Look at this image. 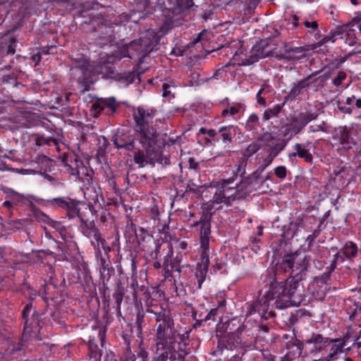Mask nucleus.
Instances as JSON below:
<instances>
[{
	"mask_svg": "<svg viewBox=\"0 0 361 361\" xmlns=\"http://www.w3.org/2000/svg\"><path fill=\"white\" fill-rule=\"evenodd\" d=\"M310 259L307 256L300 259L296 253L284 255L276 270L269 271L270 285L267 293L245 304V320L255 314L260 319H274L276 317L274 306L277 309H284L305 303V290L300 281L307 276ZM250 326L249 321L241 324L238 332L241 343H246L247 337L254 336L255 330Z\"/></svg>",
	"mask_w": 361,
	"mask_h": 361,
	"instance_id": "f257e3e1",
	"label": "nucleus"
},
{
	"mask_svg": "<svg viewBox=\"0 0 361 361\" xmlns=\"http://www.w3.org/2000/svg\"><path fill=\"white\" fill-rule=\"evenodd\" d=\"M157 111L138 106L133 112V133H117L112 138L115 147L121 152H133L135 164L143 168L153 163L159 154L157 128L154 125Z\"/></svg>",
	"mask_w": 361,
	"mask_h": 361,
	"instance_id": "f03ea898",
	"label": "nucleus"
},
{
	"mask_svg": "<svg viewBox=\"0 0 361 361\" xmlns=\"http://www.w3.org/2000/svg\"><path fill=\"white\" fill-rule=\"evenodd\" d=\"M146 311L154 314L157 324L156 330L157 349L153 361H184L190 353V331L180 333L174 326V319L166 305L154 299L146 302Z\"/></svg>",
	"mask_w": 361,
	"mask_h": 361,
	"instance_id": "7ed1b4c3",
	"label": "nucleus"
},
{
	"mask_svg": "<svg viewBox=\"0 0 361 361\" xmlns=\"http://www.w3.org/2000/svg\"><path fill=\"white\" fill-rule=\"evenodd\" d=\"M234 181L235 177L219 180L212 200V203L219 205V209L224 206L237 209L238 202L250 196L247 186L245 185L243 179L235 187L229 186Z\"/></svg>",
	"mask_w": 361,
	"mask_h": 361,
	"instance_id": "20e7f679",
	"label": "nucleus"
},
{
	"mask_svg": "<svg viewBox=\"0 0 361 361\" xmlns=\"http://www.w3.org/2000/svg\"><path fill=\"white\" fill-rule=\"evenodd\" d=\"M197 7L193 0H169L168 7L162 11V23L157 32L158 38L167 35L173 28L182 25L190 9Z\"/></svg>",
	"mask_w": 361,
	"mask_h": 361,
	"instance_id": "39448f33",
	"label": "nucleus"
},
{
	"mask_svg": "<svg viewBox=\"0 0 361 361\" xmlns=\"http://www.w3.org/2000/svg\"><path fill=\"white\" fill-rule=\"evenodd\" d=\"M40 203L47 207L59 209L66 212L69 219L83 220L87 214H91L90 208L80 200L69 196H61L48 200H41Z\"/></svg>",
	"mask_w": 361,
	"mask_h": 361,
	"instance_id": "423d86ee",
	"label": "nucleus"
},
{
	"mask_svg": "<svg viewBox=\"0 0 361 361\" xmlns=\"http://www.w3.org/2000/svg\"><path fill=\"white\" fill-rule=\"evenodd\" d=\"M126 232L134 234L140 250L145 252L152 259H157L160 256L161 243L159 240H155L152 234L142 227H139L131 222L126 226Z\"/></svg>",
	"mask_w": 361,
	"mask_h": 361,
	"instance_id": "0eeeda50",
	"label": "nucleus"
},
{
	"mask_svg": "<svg viewBox=\"0 0 361 361\" xmlns=\"http://www.w3.org/2000/svg\"><path fill=\"white\" fill-rule=\"evenodd\" d=\"M319 113L317 110L308 109L298 112L290 117L288 123L282 127L283 136H288V140L300 133L311 121L316 120Z\"/></svg>",
	"mask_w": 361,
	"mask_h": 361,
	"instance_id": "6e6552de",
	"label": "nucleus"
},
{
	"mask_svg": "<svg viewBox=\"0 0 361 361\" xmlns=\"http://www.w3.org/2000/svg\"><path fill=\"white\" fill-rule=\"evenodd\" d=\"M44 312L36 310L31 304H25L21 312L23 321V334L28 336H35L40 332L44 322Z\"/></svg>",
	"mask_w": 361,
	"mask_h": 361,
	"instance_id": "1a4fd4ad",
	"label": "nucleus"
},
{
	"mask_svg": "<svg viewBox=\"0 0 361 361\" xmlns=\"http://www.w3.org/2000/svg\"><path fill=\"white\" fill-rule=\"evenodd\" d=\"M273 51L274 47L269 44V40L262 39L252 47L248 57L241 58L240 54L235 52L231 59L232 63L240 66H250L261 59L269 56Z\"/></svg>",
	"mask_w": 361,
	"mask_h": 361,
	"instance_id": "9d476101",
	"label": "nucleus"
},
{
	"mask_svg": "<svg viewBox=\"0 0 361 361\" xmlns=\"http://www.w3.org/2000/svg\"><path fill=\"white\" fill-rule=\"evenodd\" d=\"M304 343L292 336L289 341H286L281 344V350L284 353L282 357L277 358L275 355H271V361H296L301 355Z\"/></svg>",
	"mask_w": 361,
	"mask_h": 361,
	"instance_id": "9b49d317",
	"label": "nucleus"
},
{
	"mask_svg": "<svg viewBox=\"0 0 361 361\" xmlns=\"http://www.w3.org/2000/svg\"><path fill=\"white\" fill-rule=\"evenodd\" d=\"M317 74L318 72H314L305 78L294 82L285 97L286 100L294 101L298 97L302 94L304 92H307L312 83L316 82L318 80H320L321 82H324L329 78V75L324 74L317 78L312 79Z\"/></svg>",
	"mask_w": 361,
	"mask_h": 361,
	"instance_id": "f8f14e48",
	"label": "nucleus"
},
{
	"mask_svg": "<svg viewBox=\"0 0 361 361\" xmlns=\"http://www.w3.org/2000/svg\"><path fill=\"white\" fill-rule=\"evenodd\" d=\"M293 151L288 154L289 161L293 163L296 157H298L307 164H313L315 146L312 141L295 143L293 146Z\"/></svg>",
	"mask_w": 361,
	"mask_h": 361,
	"instance_id": "ddd939ff",
	"label": "nucleus"
},
{
	"mask_svg": "<svg viewBox=\"0 0 361 361\" xmlns=\"http://www.w3.org/2000/svg\"><path fill=\"white\" fill-rule=\"evenodd\" d=\"M355 130L353 128L346 126H338L336 128L333 133V139L342 146L345 150L351 149L357 145V141L354 137Z\"/></svg>",
	"mask_w": 361,
	"mask_h": 361,
	"instance_id": "4468645a",
	"label": "nucleus"
},
{
	"mask_svg": "<svg viewBox=\"0 0 361 361\" xmlns=\"http://www.w3.org/2000/svg\"><path fill=\"white\" fill-rule=\"evenodd\" d=\"M89 214L84 217V221L80 220V228L85 236L90 239L91 245L94 248L98 249V243L102 239L101 233L94 224L90 222Z\"/></svg>",
	"mask_w": 361,
	"mask_h": 361,
	"instance_id": "2eb2a0df",
	"label": "nucleus"
},
{
	"mask_svg": "<svg viewBox=\"0 0 361 361\" xmlns=\"http://www.w3.org/2000/svg\"><path fill=\"white\" fill-rule=\"evenodd\" d=\"M329 338L324 337L322 334L318 333L311 334L305 340L306 348H308L310 353L313 355H317L321 353L325 348L330 343Z\"/></svg>",
	"mask_w": 361,
	"mask_h": 361,
	"instance_id": "dca6fc26",
	"label": "nucleus"
},
{
	"mask_svg": "<svg viewBox=\"0 0 361 361\" xmlns=\"http://www.w3.org/2000/svg\"><path fill=\"white\" fill-rule=\"evenodd\" d=\"M115 274L114 269L109 271H101L99 272V291L102 295L104 307H109L111 303V295L109 293V281Z\"/></svg>",
	"mask_w": 361,
	"mask_h": 361,
	"instance_id": "f3484780",
	"label": "nucleus"
},
{
	"mask_svg": "<svg viewBox=\"0 0 361 361\" xmlns=\"http://www.w3.org/2000/svg\"><path fill=\"white\" fill-rule=\"evenodd\" d=\"M92 31L97 33V36L104 39L111 37L113 33V27L111 23L102 17H94L90 20Z\"/></svg>",
	"mask_w": 361,
	"mask_h": 361,
	"instance_id": "a211bd4d",
	"label": "nucleus"
},
{
	"mask_svg": "<svg viewBox=\"0 0 361 361\" xmlns=\"http://www.w3.org/2000/svg\"><path fill=\"white\" fill-rule=\"evenodd\" d=\"M209 264V255L201 254L200 259L196 265L195 272V277L197 281V288L198 289L202 288V286L206 279Z\"/></svg>",
	"mask_w": 361,
	"mask_h": 361,
	"instance_id": "6ab92c4d",
	"label": "nucleus"
},
{
	"mask_svg": "<svg viewBox=\"0 0 361 361\" xmlns=\"http://www.w3.org/2000/svg\"><path fill=\"white\" fill-rule=\"evenodd\" d=\"M61 159L66 171H67L71 176L79 178V167L83 165L82 161L78 159L75 154H63L61 157Z\"/></svg>",
	"mask_w": 361,
	"mask_h": 361,
	"instance_id": "aec40b11",
	"label": "nucleus"
},
{
	"mask_svg": "<svg viewBox=\"0 0 361 361\" xmlns=\"http://www.w3.org/2000/svg\"><path fill=\"white\" fill-rule=\"evenodd\" d=\"M238 131L239 128L237 126H221L218 128L219 137L216 138V141L219 142L221 140L225 146L230 147Z\"/></svg>",
	"mask_w": 361,
	"mask_h": 361,
	"instance_id": "412c9836",
	"label": "nucleus"
},
{
	"mask_svg": "<svg viewBox=\"0 0 361 361\" xmlns=\"http://www.w3.org/2000/svg\"><path fill=\"white\" fill-rule=\"evenodd\" d=\"M241 343L240 338L237 334H225L220 336L218 340V350L223 352L224 350H233Z\"/></svg>",
	"mask_w": 361,
	"mask_h": 361,
	"instance_id": "4be33fe9",
	"label": "nucleus"
},
{
	"mask_svg": "<svg viewBox=\"0 0 361 361\" xmlns=\"http://www.w3.org/2000/svg\"><path fill=\"white\" fill-rule=\"evenodd\" d=\"M315 256L313 259L314 267L318 270L326 269V267L329 265L330 251L328 248L323 246L315 247V251L312 252Z\"/></svg>",
	"mask_w": 361,
	"mask_h": 361,
	"instance_id": "5701e85b",
	"label": "nucleus"
},
{
	"mask_svg": "<svg viewBox=\"0 0 361 361\" xmlns=\"http://www.w3.org/2000/svg\"><path fill=\"white\" fill-rule=\"evenodd\" d=\"M211 223L210 220L208 223H205L200 228V243L201 254L209 255V241L211 238Z\"/></svg>",
	"mask_w": 361,
	"mask_h": 361,
	"instance_id": "b1692460",
	"label": "nucleus"
},
{
	"mask_svg": "<svg viewBox=\"0 0 361 361\" xmlns=\"http://www.w3.org/2000/svg\"><path fill=\"white\" fill-rule=\"evenodd\" d=\"M118 104L114 97L102 98L92 104L95 111L100 113L105 109H108L109 114H114L117 111Z\"/></svg>",
	"mask_w": 361,
	"mask_h": 361,
	"instance_id": "393cba45",
	"label": "nucleus"
},
{
	"mask_svg": "<svg viewBox=\"0 0 361 361\" xmlns=\"http://www.w3.org/2000/svg\"><path fill=\"white\" fill-rule=\"evenodd\" d=\"M125 295V286L122 281L119 279L117 281L114 291L112 294L113 300H114L115 306H113L116 310V314L118 317L121 316V305Z\"/></svg>",
	"mask_w": 361,
	"mask_h": 361,
	"instance_id": "a878e982",
	"label": "nucleus"
},
{
	"mask_svg": "<svg viewBox=\"0 0 361 361\" xmlns=\"http://www.w3.org/2000/svg\"><path fill=\"white\" fill-rule=\"evenodd\" d=\"M246 109V106L240 102H233L228 104L226 109L221 111V116L225 119H229L230 116L234 117L238 114H243Z\"/></svg>",
	"mask_w": 361,
	"mask_h": 361,
	"instance_id": "bb28decb",
	"label": "nucleus"
},
{
	"mask_svg": "<svg viewBox=\"0 0 361 361\" xmlns=\"http://www.w3.org/2000/svg\"><path fill=\"white\" fill-rule=\"evenodd\" d=\"M259 179L260 181H256L255 183L257 184H254L255 181L252 178L251 179V176H248L245 177V178H243L245 185L247 186V190L249 191L250 195L252 192L256 191L266 180L271 179V173H268L264 177L259 175Z\"/></svg>",
	"mask_w": 361,
	"mask_h": 361,
	"instance_id": "cd10ccee",
	"label": "nucleus"
},
{
	"mask_svg": "<svg viewBox=\"0 0 361 361\" xmlns=\"http://www.w3.org/2000/svg\"><path fill=\"white\" fill-rule=\"evenodd\" d=\"M268 136L270 140H273V137L271 135V134L264 135V137ZM263 137H259L257 140L252 142L250 143L246 149L243 152V157L244 159H248L250 157H252L253 154H255L257 151H259L262 147V142Z\"/></svg>",
	"mask_w": 361,
	"mask_h": 361,
	"instance_id": "c85d7f7f",
	"label": "nucleus"
},
{
	"mask_svg": "<svg viewBox=\"0 0 361 361\" xmlns=\"http://www.w3.org/2000/svg\"><path fill=\"white\" fill-rule=\"evenodd\" d=\"M30 209L32 212L33 217L37 221L47 224V225L51 226L52 227L54 226V224H57L56 221L51 219L47 214L42 212L33 204L30 205Z\"/></svg>",
	"mask_w": 361,
	"mask_h": 361,
	"instance_id": "c756f323",
	"label": "nucleus"
},
{
	"mask_svg": "<svg viewBox=\"0 0 361 361\" xmlns=\"http://www.w3.org/2000/svg\"><path fill=\"white\" fill-rule=\"evenodd\" d=\"M274 159V158L267 154V156L263 159L262 161L259 164L257 169L250 175L251 176V179L252 178L255 182L260 181L259 175H262L267 167H268L272 163ZM254 184L256 183H254Z\"/></svg>",
	"mask_w": 361,
	"mask_h": 361,
	"instance_id": "7c9ffc66",
	"label": "nucleus"
},
{
	"mask_svg": "<svg viewBox=\"0 0 361 361\" xmlns=\"http://www.w3.org/2000/svg\"><path fill=\"white\" fill-rule=\"evenodd\" d=\"M89 358L86 361H101L102 350L99 349L94 338L88 341Z\"/></svg>",
	"mask_w": 361,
	"mask_h": 361,
	"instance_id": "2f4dec72",
	"label": "nucleus"
},
{
	"mask_svg": "<svg viewBox=\"0 0 361 361\" xmlns=\"http://www.w3.org/2000/svg\"><path fill=\"white\" fill-rule=\"evenodd\" d=\"M347 259L352 260L355 258L358 254V247L357 244L353 241H347L341 249Z\"/></svg>",
	"mask_w": 361,
	"mask_h": 361,
	"instance_id": "473e14b6",
	"label": "nucleus"
},
{
	"mask_svg": "<svg viewBox=\"0 0 361 361\" xmlns=\"http://www.w3.org/2000/svg\"><path fill=\"white\" fill-rule=\"evenodd\" d=\"M212 209V206L210 204H208L206 207H203L202 210L200 213V218L199 220H197L194 221L191 226L192 227H202V225H204V224L207 222L208 223L210 220H212V213L211 212V210Z\"/></svg>",
	"mask_w": 361,
	"mask_h": 361,
	"instance_id": "72a5a7b5",
	"label": "nucleus"
},
{
	"mask_svg": "<svg viewBox=\"0 0 361 361\" xmlns=\"http://www.w3.org/2000/svg\"><path fill=\"white\" fill-rule=\"evenodd\" d=\"M288 140L281 139L268 145L270 149L268 155L275 159L282 152L288 144Z\"/></svg>",
	"mask_w": 361,
	"mask_h": 361,
	"instance_id": "f704fd0d",
	"label": "nucleus"
},
{
	"mask_svg": "<svg viewBox=\"0 0 361 361\" xmlns=\"http://www.w3.org/2000/svg\"><path fill=\"white\" fill-rule=\"evenodd\" d=\"M273 89L270 85H263L257 91L256 99L258 104L262 106H267V96L271 93Z\"/></svg>",
	"mask_w": 361,
	"mask_h": 361,
	"instance_id": "c9c22d12",
	"label": "nucleus"
},
{
	"mask_svg": "<svg viewBox=\"0 0 361 361\" xmlns=\"http://www.w3.org/2000/svg\"><path fill=\"white\" fill-rule=\"evenodd\" d=\"M302 24L307 29V33L313 35L315 39H319L321 37V32L317 21L305 20L302 22Z\"/></svg>",
	"mask_w": 361,
	"mask_h": 361,
	"instance_id": "e433bc0d",
	"label": "nucleus"
},
{
	"mask_svg": "<svg viewBox=\"0 0 361 361\" xmlns=\"http://www.w3.org/2000/svg\"><path fill=\"white\" fill-rule=\"evenodd\" d=\"M341 35V30L338 29L335 31H331L328 35L323 37L317 43L313 44L314 48L321 47L328 42L334 43Z\"/></svg>",
	"mask_w": 361,
	"mask_h": 361,
	"instance_id": "4c0bfd02",
	"label": "nucleus"
},
{
	"mask_svg": "<svg viewBox=\"0 0 361 361\" xmlns=\"http://www.w3.org/2000/svg\"><path fill=\"white\" fill-rule=\"evenodd\" d=\"M128 49L129 50V53L130 54V59H133L136 56L140 58V56H144V54H142L143 51L142 44L137 41H132L130 43L127 44Z\"/></svg>",
	"mask_w": 361,
	"mask_h": 361,
	"instance_id": "58836bf2",
	"label": "nucleus"
},
{
	"mask_svg": "<svg viewBox=\"0 0 361 361\" xmlns=\"http://www.w3.org/2000/svg\"><path fill=\"white\" fill-rule=\"evenodd\" d=\"M127 361H148L149 354L147 351L143 348H140L137 354L133 353L130 350L127 351Z\"/></svg>",
	"mask_w": 361,
	"mask_h": 361,
	"instance_id": "ea45409f",
	"label": "nucleus"
},
{
	"mask_svg": "<svg viewBox=\"0 0 361 361\" xmlns=\"http://www.w3.org/2000/svg\"><path fill=\"white\" fill-rule=\"evenodd\" d=\"M56 287V285L49 283H47L46 281L42 287V288L39 290V296H40L45 302H48L49 300H53V298L49 297L51 289H55Z\"/></svg>",
	"mask_w": 361,
	"mask_h": 361,
	"instance_id": "a19ab883",
	"label": "nucleus"
},
{
	"mask_svg": "<svg viewBox=\"0 0 361 361\" xmlns=\"http://www.w3.org/2000/svg\"><path fill=\"white\" fill-rule=\"evenodd\" d=\"M22 288L24 290V294L25 297L27 298V302L26 304H31L33 306V301L35 300L36 297L39 295V291L35 290L30 284L27 283H23Z\"/></svg>",
	"mask_w": 361,
	"mask_h": 361,
	"instance_id": "79ce46f5",
	"label": "nucleus"
},
{
	"mask_svg": "<svg viewBox=\"0 0 361 361\" xmlns=\"http://www.w3.org/2000/svg\"><path fill=\"white\" fill-rule=\"evenodd\" d=\"M284 104H278L274 106L266 109L262 115L263 121H269L272 117L277 116L282 110Z\"/></svg>",
	"mask_w": 361,
	"mask_h": 361,
	"instance_id": "37998d69",
	"label": "nucleus"
},
{
	"mask_svg": "<svg viewBox=\"0 0 361 361\" xmlns=\"http://www.w3.org/2000/svg\"><path fill=\"white\" fill-rule=\"evenodd\" d=\"M259 125V118L257 114H251L245 123V128L247 131H253L257 130Z\"/></svg>",
	"mask_w": 361,
	"mask_h": 361,
	"instance_id": "c03bdc74",
	"label": "nucleus"
},
{
	"mask_svg": "<svg viewBox=\"0 0 361 361\" xmlns=\"http://www.w3.org/2000/svg\"><path fill=\"white\" fill-rule=\"evenodd\" d=\"M334 271V267H326V269L324 273L318 276L314 277V281L318 284L324 285L326 284L331 279V274Z\"/></svg>",
	"mask_w": 361,
	"mask_h": 361,
	"instance_id": "a18cd8bd",
	"label": "nucleus"
},
{
	"mask_svg": "<svg viewBox=\"0 0 361 361\" xmlns=\"http://www.w3.org/2000/svg\"><path fill=\"white\" fill-rule=\"evenodd\" d=\"M241 326V323L239 320L233 319L229 320L226 323V333L229 334H237L239 335L238 332Z\"/></svg>",
	"mask_w": 361,
	"mask_h": 361,
	"instance_id": "49530a36",
	"label": "nucleus"
},
{
	"mask_svg": "<svg viewBox=\"0 0 361 361\" xmlns=\"http://www.w3.org/2000/svg\"><path fill=\"white\" fill-rule=\"evenodd\" d=\"M136 77V73L133 71H130L118 73L116 75V79L118 81L124 82L126 85H130L134 82Z\"/></svg>",
	"mask_w": 361,
	"mask_h": 361,
	"instance_id": "de8ad7c7",
	"label": "nucleus"
},
{
	"mask_svg": "<svg viewBox=\"0 0 361 361\" xmlns=\"http://www.w3.org/2000/svg\"><path fill=\"white\" fill-rule=\"evenodd\" d=\"M339 39H344L345 43L349 46H353L356 44L357 38L353 32H345L341 30Z\"/></svg>",
	"mask_w": 361,
	"mask_h": 361,
	"instance_id": "09e8293b",
	"label": "nucleus"
},
{
	"mask_svg": "<svg viewBox=\"0 0 361 361\" xmlns=\"http://www.w3.org/2000/svg\"><path fill=\"white\" fill-rule=\"evenodd\" d=\"M192 317L195 320V323L192 324V327L194 329H197L202 326H204V324L206 323V320L204 319V317L201 314H198V310L192 308Z\"/></svg>",
	"mask_w": 361,
	"mask_h": 361,
	"instance_id": "8fccbe9b",
	"label": "nucleus"
},
{
	"mask_svg": "<svg viewBox=\"0 0 361 361\" xmlns=\"http://www.w3.org/2000/svg\"><path fill=\"white\" fill-rule=\"evenodd\" d=\"M95 257L97 259L99 272L101 271H109L110 269H114L111 264V262L109 260H106L103 256L95 255Z\"/></svg>",
	"mask_w": 361,
	"mask_h": 361,
	"instance_id": "3c124183",
	"label": "nucleus"
},
{
	"mask_svg": "<svg viewBox=\"0 0 361 361\" xmlns=\"http://www.w3.org/2000/svg\"><path fill=\"white\" fill-rule=\"evenodd\" d=\"M247 159H243L240 163L235 166V170L233 171V174L231 178L235 177V180L237 179L238 176H240L243 178V176L245 173V167L247 165Z\"/></svg>",
	"mask_w": 361,
	"mask_h": 361,
	"instance_id": "603ef678",
	"label": "nucleus"
},
{
	"mask_svg": "<svg viewBox=\"0 0 361 361\" xmlns=\"http://www.w3.org/2000/svg\"><path fill=\"white\" fill-rule=\"evenodd\" d=\"M222 314L215 307L211 309L204 317V319L206 320V322H216L217 319H221L222 317Z\"/></svg>",
	"mask_w": 361,
	"mask_h": 361,
	"instance_id": "864d4df0",
	"label": "nucleus"
},
{
	"mask_svg": "<svg viewBox=\"0 0 361 361\" xmlns=\"http://www.w3.org/2000/svg\"><path fill=\"white\" fill-rule=\"evenodd\" d=\"M98 249L94 248L95 255H100L102 256V250H103L104 252V254L106 255H108V253L111 250V247L107 245L106 241L105 239L102 238L99 243Z\"/></svg>",
	"mask_w": 361,
	"mask_h": 361,
	"instance_id": "5fc2aeb1",
	"label": "nucleus"
},
{
	"mask_svg": "<svg viewBox=\"0 0 361 361\" xmlns=\"http://www.w3.org/2000/svg\"><path fill=\"white\" fill-rule=\"evenodd\" d=\"M173 82H164L162 84V97L164 98H174V94L171 92V88H175Z\"/></svg>",
	"mask_w": 361,
	"mask_h": 361,
	"instance_id": "6e6d98bb",
	"label": "nucleus"
},
{
	"mask_svg": "<svg viewBox=\"0 0 361 361\" xmlns=\"http://www.w3.org/2000/svg\"><path fill=\"white\" fill-rule=\"evenodd\" d=\"M115 58L118 60H121L123 58H129L130 54L129 53V50L128 49L127 44H123L120 47L115 54Z\"/></svg>",
	"mask_w": 361,
	"mask_h": 361,
	"instance_id": "4d7b16f0",
	"label": "nucleus"
},
{
	"mask_svg": "<svg viewBox=\"0 0 361 361\" xmlns=\"http://www.w3.org/2000/svg\"><path fill=\"white\" fill-rule=\"evenodd\" d=\"M347 74L343 71L338 72L336 76L333 79L332 83L336 87H339L342 85L343 82L346 79Z\"/></svg>",
	"mask_w": 361,
	"mask_h": 361,
	"instance_id": "13d9d810",
	"label": "nucleus"
},
{
	"mask_svg": "<svg viewBox=\"0 0 361 361\" xmlns=\"http://www.w3.org/2000/svg\"><path fill=\"white\" fill-rule=\"evenodd\" d=\"M274 171L275 176L279 179L283 180L287 176L288 170L285 166H278L274 169Z\"/></svg>",
	"mask_w": 361,
	"mask_h": 361,
	"instance_id": "bf43d9fd",
	"label": "nucleus"
},
{
	"mask_svg": "<svg viewBox=\"0 0 361 361\" xmlns=\"http://www.w3.org/2000/svg\"><path fill=\"white\" fill-rule=\"evenodd\" d=\"M345 261V256L343 257L339 252L333 255V258L329 259V265L328 267H334V270L337 267L338 263H342Z\"/></svg>",
	"mask_w": 361,
	"mask_h": 361,
	"instance_id": "052dcab7",
	"label": "nucleus"
},
{
	"mask_svg": "<svg viewBox=\"0 0 361 361\" xmlns=\"http://www.w3.org/2000/svg\"><path fill=\"white\" fill-rule=\"evenodd\" d=\"M354 54H355V52L351 51V52H349L348 54H345L343 56H337L334 59V61L332 63L334 64L335 67L338 68L341 67V65L343 63H344L348 60V59L349 57L352 56Z\"/></svg>",
	"mask_w": 361,
	"mask_h": 361,
	"instance_id": "680f3d73",
	"label": "nucleus"
},
{
	"mask_svg": "<svg viewBox=\"0 0 361 361\" xmlns=\"http://www.w3.org/2000/svg\"><path fill=\"white\" fill-rule=\"evenodd\" d=\"M168 251L163 258V267H169L170 262L173 255V249L171 245H168Z\"/></svg>",
	"mask_w": 361,
	"mask_h": 361,
	"instance_id": "e2e57ef3",
	"label": "nucleus"
},
{
	"mask_svg": "<svg viewBox=\"0 0 361 361\" xmlns=\"http://www.w3.org/2000/svg\"><path fill=\"white\" fill-rule=\"evenodd\" d=\"M199 134L207 135L210 139L214 140L216 135H218V130L215 129H207L204 127H202L199 130Z\"/></svg>",
	"mask_w": 361,
	"mask_h": 361,
	"instance_id": "0e129e2a",
	"label": "nucleus"
},
{
	"mask_svg": "<svg viewBox=\"0 0 361 361\" xmlns=\"http://www.w3.org/2000/svg\"><path fill=\"white\" fill-rule=\"evenodd\" d=\"M305 49L302 47H289L286 49V52L290 54V57H295V55L300 54V56L304 54Z\"/></svg>",
	"mask_w": 361,
	"mask_h": 361,
	"instance_id": "69168bd1",
	"label": "nucleus"
},
{
	"mask_svg": "<svg viewBox=\"0 0 361 361\" xmlns=\"http://www.w3.org/2000/svg\"><path fill=\"white\" fill-rule=\"evenodd\" d=\"M138 287V281L136 279H131L130 288L132 290L133 300L135 302L137 301V288Z\"/></svg>",
	"mask_w": 361,
	"mask_h": 361,
	"instance_id": "338daca9",
	"label": "nucleus"
},
{
	"mask_svg": "<svg viewBox=\"0 0 361 361\" xmlns=\"http://www.w3.org/2000/svg\"><path fill=\"white\" fill-rule=\"evenodd\" d=\"M352 27L356 26V28L361 32V13H358L350 23Z\"/></svg>",
	"mask_w": 361,
	"mask_h": 361,
	"instance_id": "774afa93",
	"label": "nucleus"
}]
</instances>
